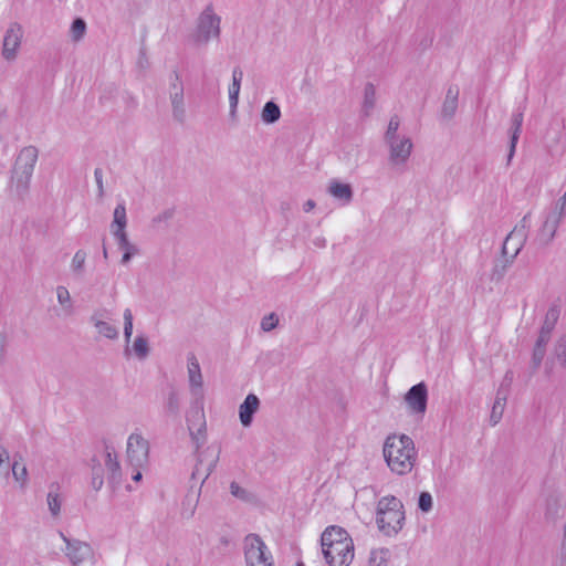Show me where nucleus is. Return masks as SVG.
<instances>
[{"label": "nucleus", "instance_id": "obj_56", "mask_svg": "<svg viewBox=\"0 0 566 566\" xmlns=\"http://www.w3.org/2000/svg\"><path fill=\"white\" fill-rule=\"evenodd\" d=\"M217 461H218V454L216 455V458L208 464L205 473H203V481L211 474V472L213 471V469L216 468V464H217Z\"/></svg>", "mask_w": 566, "mask_h": 566}, {"label": "nucleus", "instance_id": "obj_32", "mask_svg": "<svg viewBox=\"0 0 566 566\" xmlns=\"http://www.w3.org/2000/svg\"><path fill=\"white\" fill-rule=\"evenodd\" d=\"M86 32V22L82 18H75L71 24L70 35L74 42L81 41Z\"/></svg>", "mask_w": 566, "mask_h": 566}, {"label": "nucleus", "instance_id": "obj_39", "mask_svg": "<svg viewBox=\"0 0 566 566\" xmlns=\"http://www.w3.org/2000/svg\"><path fill=\"white\" fill-rule=\"evenodd\" d=\"M432 506H433L432 495L427 491H422L418 497V509L423 513H428L432 510Z\"/></svg>", "mask_w": 566, "mask_h": 566}, {"label": "nucleus", "instance_id": "obj_63", "mask_svg": "<svg viewBox=\"0 0 566 566\" xmlns=\"http://www.w3.org/2000/svg\"><path fill=\"white\" fill-rule=\"evenodd\" d=\"M103 256H104V259L108 258V252H107V249L105 245L103 247Z\"/></svg>", "mask_w": 566, "mask_h": 566}, {"label": "nucleus", "instance_id": "obj_1", "mask_svg": "<svg viewBox=\"0 0 566 566\" xmlns=\"http://www.w3.org/2000/svg\"><path fill=\"white\" fill-rule=\"evenodd\" d=\"M324 558L329 566H348L354 558V543L340 526H328L321 536Z\"/></svg>", "mask_w": 566, "mask_h": 566}, {"label": "nucleus", "instance_id": "obj_52", "mask_svg": "<svg viewBox=\"0 0 566 566\" xmlns=\"http://www.w3.org/2000/svg\"><path fill=\"white\" fill-rule=\"evenodd\" d=\"M92 476L103 475V468L101 462L95 458L92 459Z\"/></svg>", "mask_w": 566, "mask_h": 566}, {"label": "nucleus", "instance_id": "obj_13", "mask_svg": "<svg viewBox=\"0 0 566 566\" xmlns=\"http://www.w3.org/2000/svg\"><path fill=\"white\" fill-rule=\"evenodd\" d=\"M108 316L107 310H97L90 317V322L96 328L98 334L103 335L108 339H117L119 332L118 328L108 322L104 321Z\"/></svg>", "mask_w": 566, "mask_h": 566}, {"label": "nucleus", "instance_id": "obj_2", "mask_svg": "<svg viewBox=\"0 0 566 566\" xmlns=\"http://www.w3.org/2000/svg\"><path fill=\"white\" fill-rule=\"evenodd\" d=\"M382 452L389 469L399 475L409 473L415 467L417 450L413 440L407 434L388 436Z\"/></svg>", "mask_w": 566, "mask_h": 566}, {"label": "nucleus", "instance_id": "obj_24", "mask_svg": "<svg viewBox=\"0 0 566 566\" xmlns=\"http://www.w3.org/2000/svg\"><path fill=\"white\" fill-rule=\"evenodd\" d=\"M242 78V70L240 67H234L232 71V83L229 86V102L232 104V106H235L239 103V93Z\"/></svg>", "mask_w": 566, "mask_h": 566}, {"label": "nucleus", "instance_id": "obj_19", "mask_svg": "<svg viewBox=\"0 0 566 566\" xmlns=\"http://www.w3.org/2000/svg\"><path fill=\"white\" fill-rule=\"evenodd\" d=\"M562 220L559 217H555V214L547 213L542 228L539 229V240L544 244H548L555 238L556 231L558 229Z\"/></svg>", "mask_w": 566, "mask_h": 566}, {"label": "nucleus", "instance_id": "obj_27", "mask_svg": "<svg viewBox=\"0 0 566 566\" xmlns=\"http://www.w3.org/2000/svg\"><path fill=\"white\" fill-rule=\"evenodd\" d=\"M261 117L265 124L276 123L281 117L280 106L273 101L266 102L263 106Z\"/></svg>", "mask_w": 566, "mask_h": 566}, {"label": "nucleus", "instance_id": "obj_55", "mask_svg": "<svg viewBox=\"0 0 566 566\" xmlns=\"http://www.w3.org/2000/svg\"><path fill=\"white\" fill-rule=\"evenodd\" d=\"M556 513H557V503H556V501H554L553 503L548 502L547 503L546 515L548 517H554V515Z\"/></svg>", "mask_w": 566, "mask_h": 566}, {"label": "nucleus", "instance_id": "obj_43", "mask_svg": "<svg viewBox=\"0 0 566 566\" xmlns=\"http://www.w3.org/2000/svg\"><path fill=\"white\" fill-rule=\"evenodd\" d=\"M549 213L555 214V217H559V219L563 220L566 214V192L555 202Z\"/></svg>", "mask_w": 566, "mask_h": 566}, {"label": "nucleus", "instance_id": "obj_61", "mask_svg": "<svg viewBox=\"0 0 566 566\" xmlns=\"http://www.w3.org/2000/svg\"><path fill=\"white\" fill-rule=\"evenodd\" d=\"M237 107H238V105L232 106V104H230V115H231L232 117H234V116H235Z\"/></svg>", "mask_w": 566, "mask_h": 566}, {"label": "nucleus", "instance_id": "obj_34", "mask_svg": "<svg viewBox=\"0 0 566 566\" xmlns=\"http://www.w3.org/2000/svg\"><path fill=\"white\" fill-rule=\"evenodd\" d=\"M558 317L559 308L557 306L549 307L545 315V319L541 329L552 333L555 327V324L558 321Z\"/></svg>", "mask_w": 566, "mask_h": 566}, {"label": "nucleus", "instance_id": "obj_23", "mask_svg": "<svg viewBox=\"0 0 566 566\" xmlns=\"http://www.w3.org/2000/svg\"><path fill=\"white\" fill-rule=\"evenodd\" d=\"M127 216L126 207L124 203H118L114 210V219L111 224L112 233L126 232Z\"/></svg>", "mask_w": 566, "mask_h": 566}, {"label": "nucleus", "instance_id": "obj_59", "mask_svg": "<svg viewBox=\"0 0 566 566\" xmlns=\"http://www.w3.org/2000/svg\"><path fill=\"white\" fill-rule=\"evenodd\" d=\"M201 464H202V461H201V460H199V461H198V463H197V465H196V468H195V470H193V471H192V473H191V478H192V479H197L199 475H201V471H200V465H201Z\"/></svg>", "mask_w": 566, "mask_h": 566}, {"label": "nucleus", "instance_id": "obj_62", "mask_svg": "<svg viewBox=\"0 0 566 566\" xmlns=\"http://www.w3.org/2000/svg\"><path fill=\"white\" fill-rule=\"evenodd\" d=\"M563 547H566V524H565V527H564V538H563Z\"/></svg>", "mask_w": 566, "mask_h": 566}, {"label": "nucleus", "instance_id": "obj_47", "mask_svg": "<svg viewBox=\"0 0 566 566\" xmlns=\"http://www.w3.org/2000/svg\"><path fill=\"white\" fill-rule=\"evenodd\" d=\"M230 492L233 496L240 499V500H243V501H247L249 500V492L247 490H244L243 488H241L237 482H231L230 484Z\"/></svg>", "mask_w": 566, "mask_h": 566}, {"label": "nucleus", "instance_id": "obj_31", "mask_svg": "<svg viewBox=\"0 0 566 566\" xmlns=\"http://www.w3.org/2000/svg\"><path fill=\"white\" fill-rule=\"evenodd\" d=\"M19 460H22V457L15 454L12 463V475L23 486L27 483L28 470L25 465H20Z\"/></svg>", "mask_w": 566, "mask_h": 566}, {"label": "nucleus", "instance_id": "obj_11", "mask_svg": "<svg viewBox=\"0 0 566 566\" xmlns=\"http://www.w3.org/2000/svg\"><path fill=\"white\" fill-rule=\"evenodd\" d=\"M507 242H503L502 249H501V256L496 258L493 261V268L490 273V280L491 282L499 283L503 280L505 276L507 270L512 266L514 263L516 256L520 254L518 248H515L513 253H510L509 251Z\"/></svg>", "mask_w": 566, "mask_h": 566}, {"label": "nucleus", "instance_id": "obj_6", "mask_svg": "<svg viewBox=\"0 0 566 566\" xmlns=\"http://www.w3.org/2000/svg\"><path fill=\"white\" fill-rule=\"evenodd\" d=\"M221 18L214 13L212 6H207L197 19L196 29L191 35L197 45H205L220 36Z\"/></svg>", "mask_w": 566, "mask_h": 566}, {"label": "nucleus", "instance_id": "obj_15", "mask_svg": "<svg viewBox=\"0 0 566 566\" xmlns=\"http://www.w3.org/2000/svg\"><path fill=\"white\" fill-rule=\"evenodd\" d=\"M327 192L343 206L350 203L354 197L352 186L349 184L340 182L337 179H332L329 181Z\"/></svg>", "mask_w": 566, "mask_h": 566}, {"label": "nucleus", "instance_id": "obj_42", "mask_svg": "<svg viewBox=\"0 0 566 566\" xmlns=\"http://www.w3.org/2000/svg\"><path fill=\"white\" fill-rule=\"evenodd\" d=\"M504 407L505 405L501 403V401H494L490 416V422L492 426L497 424L499 421L502 419Z\"/></svg>", "mask_w": 566, "mask_h": 566}, {"label": "nucleus", "instance_id": "obj_14", "mask_svg": "<svg viewBox=\"0 0 566 566\" xmlns=\"http://www.w3.org/2000/svg\"><path fill=\"white\" fill-rule=\"evenodd\" d=\"M524 113L523 109L518 108L516 112L513 113L511 118V127L509 129L510 133V147H509V154H507V165L511 164L512 158L514 157L516 145L522 132V124H523Z\"/></svg>", "mask_w": 566, "mask_h": 566}, {"label": "nucleus", "instance_id": "obj_8", "mask_svg": "<svg viewBox=\"0 0 566 566\" xmlns=\"http://www.w3.org/2000/svg\"><path fill=\"white\" fill-rule=\"evenodd\" d=\"M149 442L139 433H132L127 440V460L135 469L148 462Z\"/></svg>", "mask_w": 566, "mask_h": 566}, {"label": "nucleus", "instance_id": "obj_18", "mask_svg": "<svg viewBox=\"0 0 566 566\" xmlns=\"http://www.w3.org/2000/svg\"><path fill=\"white\" fill-rule=\"evenodd\" d=\"M528 219L530 213L523 217V219L520 221V224L515 226V228L506 235L504 242H507V244H510L516 241V248H518V250L521 251L527 238V230L530 227Z\"/></svg>", "mask_w": 566, "mask_h": 566}, {"label": "nucleus", "instance_id": "obj_40", "mask_svg": "<svg viewBox=\"0 0 566 566\" xmlns=\"http://www.w3.org/2000/svg\"><path fill=\"white\" fill-rule=\"evenodd\" d=\"M57 301L61 305L65 306L69 313L72 312V303L70 292L65 286H57L56 289Z\"/></svg>", "mask_w": 566, "mask_h": 566}, {"label": "nucleus", "instance_id": "obj_35", "mask_svg": "<svg viewBox=\"0 0 566 566\" xmlns=\"http://www.w3.org/2000/svg\"><path fill=\"white\" fill-rule=\"evenodd\" d=\"M165 409L169 415L178 416L180 411V400L176 390L168 394Z\"/></svg>", "mask_w": 566, "mask_h": 566}, {"label": "nucleus", "instance_id": "obj_44", "mask_svg": "<svg viewBox=\"0 0 566 566\" xmlns=\"http://www.w3.org/2000/svg\"><path fill=\"white\" fill-rule=\"evenodd\" d=\"M277 324H279V317L274 313H271L262 318L261 328L264 332H270V331L274 329Z\"/></svg>", "mask_w": 566, "mask_h": 566}, {"label": "nucleus", "instance_id": "obj_53", "mask_svg": "<svg viewBox=\"0 0 566 566\" xmlns=\"http://www.w3.org/2000/svg\"><path fill=\"white\" fill-rule=\"evenodd\" d=\"M7 350V336L0 332V361L3 360Z\"/></svg>", "mask_w": 566, "mask_h": 566}, {"label": "nucleus", "instance_id": "obj_45", "mask_svg": "<svg viewBox=\"0 0 566 566\" xmlns=\"http://www.w3.org/2000/svg\"><path fill=\"white\" fill-rule=\"evenodd\" d=\"M545 354H546V348L545 347H539V346H534V350H533V356H532V363H533V367L535 369H537L544 357H545Z\"/></svg>", "mask_w": 566, "mask_h": 566}, {"label": "nucleus", "instance_id": "obj_51", "mask_svg": "<svg viewBox=\"0 0 566 566\" xmlns=\"http://www.w3.org/2000/svg\"><path fill=\"white\" fill-rule=\"evenodd\" d=\"M509 391H510V388H505L504 384H501V386L496 392L495 401H501V403L505 405Z\"/></svg>", "mask_w": 566, "mask_h": 566}, {"label": "nucleus", "instance_id": "obj_30", "mask_svg": "<svg viewBox=\"0 0 566 566\" xmlns=\"http://www.w3.org/2000/svg\"><path fill=\"white\" fill-rule=\"evenodd\" d=\"M133 350L139 360H144L149 355L148 339L144 335H139L133 343Z\"/></svg>", "mask_w": 566, "mask_h": 566}, {"label": "nucleus", "instance_id": "obj_25", "mask_svg": "<svg viewBox=\"0 0 566 566\" xmlns=\"http://www.w3.org/2000/svg\"><path fill=\"white\" fill-rule=\"evenodd\" d=\"M169 99L174 119L179 124H184L186 120L185 95H170Z\"/></svg>", "mask_w": 566, "mask_h": 566}, {"label": "nucleus", "instance_id": "obj_48", "mask_svg": "<svg viewBox=\"0 0 566 566\" xmlns=\"http://www.w3.org/2000/svg\"><path fill=\"white\" fill-rule=\"evenodd\" d=\"M9 451L3 446L0 444V473H9Z\"/></svg>", "mask_w": 566, "mask_h": 566}, {"label": "nucleus", "instance_id": "obj_22", "mask_svg": "<svg viewBox=\"0 0 566 566\" xmlns=\"http://www.w3.org/2000/svg\"><path fill=\"white\" fill-rule=\"evenodd\" d=\"M117 241L118 248L124 252L122 256V263L127 264L132 258L138 254V248L130 243L126 232H119L113 234Z\"/></svg>", "mask_w": 566, "mask_h": 566}, {"label": "nucleus", "instance_id": "obj_33", "mask_svg": "<svg viewBox=\"0 0 566 566\" xmlns=\"http://www.w3.org/2000/svg\"><path fill=\"white\" fill-rule=\"evenodd\" d=\"M124 317V338L126 343L125 355H128L129 348L128 344L130 342V337L133 335V313L129 308H126L123 314Z\"/></svg>", "mask_w": 566, "mask_h": 566}, {"label": "nucleus", "instance_id": "obj_20", "mask_svg": "<svg viewBox=\"0 0 566 566\" xmlns=\"http://www.w3.org/2000/svg\"><path fill=\"white\" fill-rule=\"evenodd\" d=\"M105 467L108 471V482L113 486H116L120 482L122 472L120 465L115 453L109 447H106V459Z\"/></svg>", "mask_w": 566, "mask_h": 566}, {"label": "nucleus", "instance_id": "obj_57", "mask_svg": "<svg viewBox=\"0 0 566 566\" xmlns=\"http://www.w3.org/2000/svg\"><path fill=\"white\" fill-rule=\"evenodd\" d=\"M512 381H513V371L512 370H507L505 373V376H504L503 381L501 384H504L505 388H510Z\"/></svg>", "mask_w": 566, "mask_h": 566}, {"label": "nucleus", "instance_id": "obj_49", "mask_svg": "<svg viewBox=\"0 0 566 566\" xmlns=\"http://www.w3.org/2000/svg\"><path fill=\"white\" fill-rule=\"evenodd\" d=\"M94 177L97 185L98 197L102 198L104 196V185H103V170L101 168H96L94 170Z\"/></svg>", "mask_w": 566, "mask_h": 566}, {"label": "nucleus", "instance_id": "obj_21", "mask_svg": "<svg viewBox=\"0 0 566 566\" xmlns=\"http://www.w3.org/2000/svg\"><path fill=\"white\" fill-rule=\"evenodd\" d=\"M459 88L457 86H450L447 91L444 102L441 108V116L447 119H451L458 108Z\"/></svg>", "mask_w": 566, "mask_h": 566}, {"label": "nucleus", "instance_id": "obj_26", "mask_svg": "<svg viewBox=\"0 0 566 566\" xmlns=\"http://www.w3.org/2000/svg\"><path fill=\"white\" fill-rule=\"evenodd\" d=\"M376 103V88L373 83H367L364 90V101L361 113L365 117L370 115V112L375 107Z\"/></svg>", "mask_w": 566, "mask_h": 566}, {"label": "nucleus", "instance_id": "obj_12", "mask_svg": "<svg viewBox=\"0 0 566 566\" xmlns=\"http://www.w3.org/2000/svg\"><path fill=\"white\" fill-rule=\"evenodd\" d=\"M389 146V160L392 165H405L412 150V142L409 137L402 136L386 142Z\"/></svg>", "mask_w": 566, "mask_h": 566}, {"label": "nucleus", "instance_id": "obj_5", "mask_svg": "<svg viewBox=\"0 0 566 566\" xmlns=\"http://www.w3.org/2000/svg\"><path fill=\"white\" fill-rule=\"evenodd\" d=\"M38 155L39 151L36 147L28 146L21 149L15 159L11 180L19 197H23L29 190Z\"/></svg>", "mask_w": 566, "mask_h": 566}, {"label": "nucleus", "instance_id": "obj_54", "mask_svg": "<svg viewBox=\"0 0 566 566\" xmlns=\"http://www.w3.org/2000/svg\"><path fill=\"white\" fill-rule=\"evenodd\" d=\"M104 484V478L103 475H96V476H92V486L95 491H98L102 489Z\"/></svg>", "mask_w": 566, "mask_h": 566}, {"label": "nucleus", "instance_id": "obj_58", "mask_svg": "<svg viewBox=\"0 0 566 566\" xmlns=\"http://www.w3.org/2000/svg\"><path fill=\"white\" fill-rule=\"evenodd\" d=\"M315 208V201L312 200V199H308L304 206H303V209L305 212H310L311 210H313Z\"/></svg>", "mask_w": 566, "mask_h": 566}, {"label": "nucleus", "instance_id": "obj_28", "mask_svg": "<svg viewBox=\"0 0 566 566\" xmlns=\"http://www.w3.org/2000/svg\"><path fill=\"white\" fill-rule=\"evenodd\" d=\"M60 485L57 483H52L50 485V491L48 493V506L53 516H57L61 511V500L59 494Z\"/></svg>", "mask_w": 566, "mask_h": 566}, {"label": "nucleus", "instance_id": "obj_60", "mask_svg": "<svg viewBox=\"0 0 566 566\" xmlns=\"http://www.w3.org/2000/svg\"><path fill=\"white\" fill-rule=\"evenodd\" d=\"M132 479L136 482H139L143 479V474L139 469H136L135 473L132 475Z\"/></svg>", "mask_w": 566, "mask_h": 566}, {"label": "nucleus", "instance_id": "obj_50", "mask_svg": "<svg viewBox=\"0 0 566 566\" xmlns=\"http://www.w3.org/2000/svg\"><path fill=\"white\" fill-rule=\"evenodd\" d=\"M551 334L552 333H549V332L541 329L535 345L546 348V345L548 344V342L551 339Z\"/></svg>", "mask_w": 566, "mask_h": 566}, {"label": "nucleus", "instance_id": "obj_46", "mask_svg": "<svg viewBox=\"0 0 566 566\" xmlns=\"http://www.w3.org/2000/svg\"><path fill=\"white\" fill-rule=\"evenodd\" d=\"M387 552H373L369 557V566H386L387 558H386Z\"/></svg>", "mask_w": 566, "mask_h": 566}, {"label": "nucleus", "instance_id": "obj_41", "mask_svg": "<svg viewBox=\"0 0 566 566\" xmlns=\"http://www.w3.org/2000/svg\"><path fill=\"white\" fill-rule=\"evenodd\" d=\"M399 125H400L399 117L397 115L391 116V118L389 120V124H388L387 132L385 134V140L386 142L387 140H391L394 138H399L400 137L397 134Z\"/></svg>", "mask_w": 566, "mask_h": 566}, {"label": "nucleus", "instance_id": "obj_10", "mask_svg": "<svg viewBox=\"0 0 566 566\" xmlns=\"http://www.w3.org/2000/svg\"><path fill=\"white\" fill-rule=\"evenodd\" d=\"M23 38V29L18 22H12L3 35L2 56L6 61H14Z\"/></svg>", "mask_w": 566, "mask_h": 566}, {"label": "nucleus", "instance_id": "obj_9", "mask_svg": "<svg viewBox=\"0 0 566 566\" xmlns=\"http://www.w3.org/2000/svg\"><path fill=\"white\" fill-rule=\"evenodd\" d=\"M405 403L411 415L423 417L428 405V387L421 381L413 385L405 395Z\"/></svg>", "mask_w": 566, "mask_h": 566}, {"label": "nucleus", "instance_id": "obj_64", "mask_svg": "<svg viewBox=\"0 0 566 566\" xmlns=\"http://www.w3.org/2000/svg\"><path fill=\"white\" fill-rule=\"evenodd\" d=\"M512 248H513V251H514V250H515V248H516V243H515V244H512Z\"/></svg>", "mask_w": 566, "mask_h": 566}, {"label": "nucleus", "instance_id": "obj_16", "mask_svg": "<svg viewBox=\"0 0 566 566\" xmlns=\"http://www.w3.org/2000/svg\"><path fill=\"white\" fill-rule=\"evenodd\" d=\"M62 537L66 543V555L73 563H81L91 555V546L88 544L77 539H69L63 535Z\"/></svg>", "mask_w": 566, "mask_h": 566}, {"label": "nucleus", "instance_id": "obj_17", "mask_svg": "<svg viewBox=\"0 0 566 566\" xmlns=\"http://www.w3.org/2000/svg\"><path fill=\"white\" fill-rule=\"evenodd\" d=\"M260 399L254 394H249L239 407V418L243 427L251 426L253 416L258 411Z\"/></svg>", "mask_w": 566, "mask_h": 566}, {"label": "nucleus", "instance_id": "obj_7", "mask_svg": "<svg viewBox=\"0 0 566 566\" xmlns=\"http://www.w3.org/2000/svg\"><path fill=\"white\" fill-rule=\"evenodd\" d=\"M244 557L247 566H274L271 553L256 534H249L244 538Z\"/></svg>", "mask_w": 566, "mask_h": 566}, {"label": "nucleus", "instance_id": "obj_37", "mask_svg": "<svg viewBox=\"0 0 566 566\" xmlns=\"http://www.w3.org/2000/svg\"><path fill=\"white\" fill-rule=\"evenodd\" d=\"M86 260V252L84 250H77L72 259L71 268L74 273L82 274Z\"/></svg>", "mask_w": 566, "mask_h": 566}, {"label": "nucleus", "instance_id": "obj_36", "mask_svg": "<svg viewBox=\"0 0 566 566\" xmlns=\"http://www.w3.org/2000/svg\"><path fill=\"white\" fill-rule=\"evenodd\" d=\"M554 356L563 367H566V334L562 335L554 348Z\"/></svg>", "mask_w": 566, "mask_h": 566}, {"label": "nucleus", "instance_id": "obj_4", "mask_svg": "<svg viewBox=\"0 0 566 566\" xmlns=\"http://www.w3.org/2000/svg\"><path fill=\"white\" fill-rule=\"evenodd\" d=\"M402 502L394 495L382 496L376 509V524L386 536L397 535L405 524Z\"/></svg>", "mask_w": 566, "mask_h": 566}, {"label": "nucleus", "instance_id": "obj_38", "mask_svg": "<svg viewBox=\"0 0 566 566\" xmlns=\"http://www.w3.org/2000/svg\"><path fill=\"white\" fill-rule=\"evenodd\" d=\"M170 84H169V96L170 95H184V84L180 78V75L177 71H174L170 75Z\"/></svg>", "mask_w": 566, "mask_h": 566}, {"label": "nucleus", "instance_id": "obj_3", "mask_svg": "<svg viewBox=\"0 0 566 566\" xmlns=\"http://www.w3.org/2000/svg\"><path fill=\"white\" fill-rule=\"evenodd\" d=\"M188 378H189V387L190 392L193 397V402L196 405H201L203 401V379L201 374V368L198 359L193 354L188 356ZM197 417L199 420V427L196 429L195 422L192 418H187L188 430L190 432L191 439L196 444V449L198 450L201 444L205 442L203 430L206 428L205 415L202 409L196 410L192 417Z\"/></svg>", "mask_w": 566, "mask_h": 566}, {"label": "nucleus", "instance_id": "obj_29", "mask_svg": "<svg viewBox=\"0 0 566 566\" xmlns=\"http://www.w3.org/2000/svg\"><path fill=\"white\" fill-rule=\"evenodd\" d=\"M175 210L174 209H166L155 216L151 219L150 226L155 230H161L167 229L169 226L170 220L174 218Z\"/></svg>", "mask_w": 566, "mask_h": 566}]
</instances>
